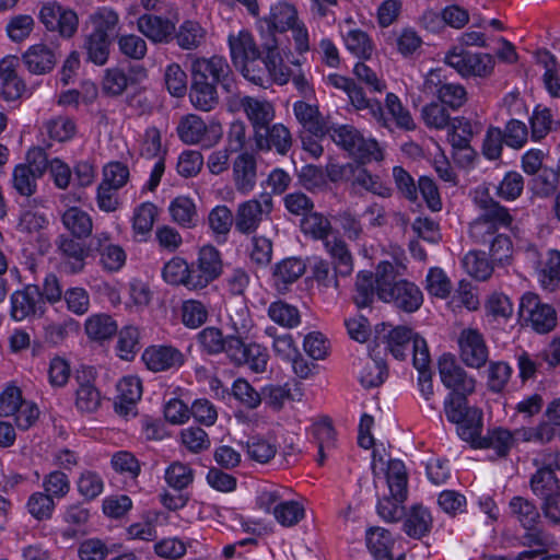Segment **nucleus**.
I'll use <instances>...</instances> for the list:
<instances>
[{
	"mask_svg": "<svg viewBox=\"0 0 560 560\" xmlns=\"http://www.w3.org/2000/svg\"><path fill=\"white\" fill-rule=\"evenodd\" d=\"M382 323L376 326V339L385 345V349L396 359L404 361L412 353L413 366H428L431 362L427 341L406 326Z\"/></svg>",
	"mask_w": 560,
	"mask_h": 560,
	"instance_id": "obj_1",
	"label": "nucleus"
},
{
	"mask_svg": "<svg viewBox=\"0 0 560 560\" xmlns=\"http://www.w3.org/2000/svg\"><path fill=\"white\" fill-rule=\"evenodd\" d=\"M396 272L393 264L382 261L376 268L377 296L387 303H394L398 308L411 313L422 304L420 289L407 281H396Z\"/></svg>",
	"mask_w": 560,
	"mask_h": 560,
	"instance_id": "obj_2",
	"label": "nucleus"
},
{
	"mask_svg": "<svg viewBox=\"0 0 560 560\" xmlns=\"http://www.w3.org/2000/svg\"><path fill=\"white\" fill-rule=\"evenodd\" d=\"M475 200L482 212L470 223L469 234L476 243L486 244L500 229H509L513 217L488 192H482Z\"/></svg>",
	"mask_w": 560,
	"mask_h": 560,
	"instance_id": "obj_3",
	"label": "nucleus"
},
{
	"mask_svg": "<svg viewBox=\"0 0 560 560\" xmlns=\"http://www.w3.org/2000/svg\"><path fill=\"white\" fill-rule=\"evenodd\" d=\"M445 415L450 422L457 424V434L471 446L482 430V411L467 406V398L454 395L445 400Z\"/></svg>",
	"mask_w": 560,
	"mask_h": 560,
	"instance_id": "obj_4",
	"label": "nucleus"
},
{
	"mask_svg": "<svg viewBox=\"0 0 560 560\" xmlns=\"http://www.w3.org/2000/svg\"><path fill=\"white\" fill-rule=\"evenodd\" d=\"M231 58L236 68L249 81L261 84L264 69H256L255 63L260 59V51L250 33L241 31L238 35L229 36Z\"/></svg>",
	"mask_w": 560,
	"mask_h": 560,
	"instance_id": "obj_5",
	"label": "nucleus"
},
{
	"mask_svg": "<svg viewBox=\"0 0 560 560\" xmlns=\"http://www.w3.org/2000/svg\"><path fill=\"white\" fill-rule=\"evenodd\" d=\"M331 140L355 159L362 162L380 161L383 159L378 143L373 139H365L361 132L351 125L329 126Z\"/></svg>",
	"mask_w": 560,
	"mask_h": 560,
	"instance_id": "obj_6",
	"label": "nucleus"
},
{
	"mask_svg": "<svg viewBox=\"0 0 560 560\" xmlns=\"http://www.w3.org/2000/svg\"><path fill=\"white\" fill-rule=\"evenodd\" d=\"M191 78L203 79V81L215 86L220 85L229 96L234 97L238 91L231 67L226 59L221 56L197 58L191 63Z\"/></svg>",
	"mask_w": 560,
	"mask_h": 560,
	"instance_id": "obj_7",
	"label": "nucleus"
},
{
	"mask_svg": "<svg viewBox=\"0 0 560 560\" xmlns=\"http://www.w3.org/2000/svg\"><path fill=\"white\" fill-rule=\"evenodd\" d=\"M447 66L462 77H487L494 67V59L489 54H474L462 47H454L444 58Z\"/></svg>",
	"mask_w": 560,
	"mask_h": 560,
	"instance_id": "obj_8",
	"label": "nucleus"
},
{
	"mask_svg": "<svg viewBox=\"0 0 560 560\" xmlns=\"http://www.w3.org/2000/svg\"><path fill=\"white\" fill-rule=\"evenodd\" d=\"M328 80L335 88L343 90L348 94L350 103L355 109L366 110L381 127L389 126V120L384 116L381 102L368 98L363 89L354 80L339 74H331Z\"/></svg>",
	"mask_w": 560,
	"mask_h": 560,
	"instance_id": "obj_9",
	"label": "nucleus"
},
{
	"mask_svg": "<svg viewBox=\"0 0 560 560\" xmlns=\"http://www.w3.org/2000/svg\"><path fill=\"white\" fill-rule=\"evenodd\" d=\"M273 209L272 197L262 194L259 199H249L237 206L235 213V230L244 235L255 233L264 217H268Z\"/></svg>",
	"mask_w": 560,
	"mask_h": 560,
	"instance_id": "obj_10",
	"label": "nucleus"
},
{
	"mask_svg": "<svg viewBox=\"0 0 560 560\" xmlns=\"http://www.w3.org/2000/svg\"><path fill=\"white\" fill-rule=\"evenodd\" d=\"M228 105L232 112L241 108L244 110L254 128V136H257L258 131H264L275 118L272 104L265 100L252 96L240 97L237 93L234 97L228 96Z\"/></svg>",
	"mask_w": 560,
	"mask_h": 560,
	"instance_id": "obj_11",
	"label": "nucleus"
},
{
	"mask_svg": "<svg viewBox=\"0 0 560 560\" xmlns=\"http://www.w3.org/2000/svg\"><path fill=\"white\" fill-rule=\"evenodd\" d=\"M520 314L529 320L533 329L539 334H548L557 325L556 311L549 304L540 302L535 293H525L520 303Z\"/></svg>",
	"mask_w": 560,
	"mask_h": 560,
	"instance_id": "obj_12",
	"label": "nucleus"
},
{
	"mask_svg": "<svg viewBox=\"0 0 560 560\" xmlns=\"http://www.w3.org/2000/svg\"><path fill=\"white\" fill-rule=\"evenodd\" d=\"M192 275L190 284L194 289H203L222 273L220 252L212 245L203 246L199 250L198 259L191 264Z\"/></svg>",
	"mask_w": 560,
	"mask_h": 560,
	"instance_id": "obj_13",
	"label": "nucleus"
},
{
	"mask_svg": "<svg viewBox=\"0 0 560 560\" xmlns=\"http://www.w3.org/2000/svg\"><path fill=\"white\" fill-rule=\"evenodd\" d=\"M439 373L444 386L452 389L448 398L454 395H462L466 398L475 390V380L467 375L452 354L444 353L439 359Z\"/></svg>",
	"mask_w": 560,
	"mask_h": 560,
	"instance_id": "obj_14",
	"label": "nucleus"
},
{
	"mask_svg": "<svg viewBox=\"0 0 560 560\" xmlns=\"http://www.w3.org/2000/svg\"><path fill=\"white\" fill-rule=\"evenodd\" d=\"M11 317L16 322L28 317H40L45 313V302L38 285L28 284L11 294Z\"/></svg>",
	"mask_w": 560,
	"mask_h": 560,
	"instance_id": "obj_15",
	"label": "nucleus"
},
{
	"mask_svg": "<svg viewBox=\"0 0 560 560\" xmlns=\"http://www.w3.org/2000/svg\"><path fill=\"white\" fill-rule=\"evenodd\" d=\"M462 361L469 368H482L489 351L482 335L476 329H464L458 338Z\"/></svg>",
	"mask_w": 560,
	"mask_h": 560,
	"instance_id": "obj_16",
	"label": "nucleus"
},
{
	"mask_svg": "<svg viewBox=\"0 0 560 560\" xmlns=\"http://www.w3.org/2000/svg\"><path fill=\"white\" fill-rule=\"evenodd\" d=\"M298 11L293 4L279 2L271 8L269 16L259 21L261 36H275L296 25Z\"/></svg>",
	"mask_w": 560,
	"mask_h": 560,
	"instance_id": "obj_17",
	"label": "nucleus"
},
{
	"mask_svg": "<svg viewBox=\"0 0 560 560\" xmlns=\"http://www.w3.org/2000/svg\"><path fill=\"white\" fill-rule=\"evenodd\" d=\"M58 58L59 54L56 48L43 43L30 46L22 55V61L26 69L36 75L52 71Z\"/></svg>",
	"mask_w": 560,
	"mask_h": 560,
	"instance_id": "obj_18",
	"label": "nucleus"
},
{
	"mask_svg": "<svg viewBox=\"0 0 560 560\" xmlns=\"http://www.w3.org/2000/svg\"><path fill=\"white\" fill-rule=\"evenodd\" d=\"M306 271V264L298 257H288L272 267V284L278 293L284 294Z\"/></svg>",
	"mask_w": 560,
	"mask_h": 560,
	"instance_id": "obj_19",
	"label": "nucleus"
},
{
	"mask_svg": "<svg viewBox=\"0 0 560 560\" xmlns=\"http://www.w3.org/2000/svg\"><path fill=\"white\" fill-rule=\"evenodd\" d=\"M254 140L258 150L275 149L280 155H287L293 143L292 135L283 124L269 125L264 131H258Z\"/></svg>",
	"mask_w": 560,
	"mask_h": 560,
	"instance_id": "obj_20",
	"label": "nucleus"
},
{
	"mask_svg": "<svg viewBox=\"0 0 560 560\" xmlns=\"http://www.w3.org/2000/svg\"><path fill=\"white\" fill-rule=\"evenodd\" d=\"M233 183L242 195L254 190L257 183V161L253 153L242 152L233 161Z\"/></svg>",
	"mask_w": 560,
	"mask_h": 560,
	"instance_id": "obj_21",
	"label": "nucleus"
},
{
	"mask_svg": "<svg viewBox=\"0 0 560 560\" xmlns=\"http://www.w3.org/2000/svg\"><path fill=\"white\" fill-rule=\"evenodd\" d=\"M138 31L155 44L170 43L175 33V24L154 14H142L137 21Z\"/></svg>",
	"mask_w": 560,
	"mask_h": 560,
	"instance_id": "obj_22",
	"label": "nucleus"
},
{
	"mask_svg": "<svg viewBox=\"0 0 560 560\" xmlns=\"http://www.w3.org/2000/svg\"><path fill=\"white\" fill-rule=\"evenodd\" d=\"M142 360L153 372L179 368L184 363L183 353L171 346H153L144 350Z\"/></svg>",
	"mask_w": 560,
	"mask_h": 560,
	"instance_id": "obj_23",
	"label": "nucleus"
},
{
	"mask_svg": "<svg viewBox=\"0 0 560 560\" xmlns=\"http://www.w3.org/2000/svg\"><path fill=\"white\" fill-rule=\"evenodd\" d=\"M176 131L184 143L197 144L206 140L209 131L214 132V127H208L198 115L188 114L180 118Z\"/></svg>",
	"mask_w": 560,
	"mask_h": 560,
	"instance_id": "obj_24",
	"label": "nucleus"
},
{
	"mask_svg": "<svg viewBox=\"0 0 560 560\" xmlns=\"http://www.w3.org/2000/svg\"><path fill=\"white\" fill-rule=\"evenodd\" d=\"M293 110L299 122L312 135L323 137L329 131V126L317 106L299 101L294 103Z\"/></svg>",
	"mask_w": 560,
	"mask_h": 560,
	"instance_id": "obj_25",
	"label": "nucleus"
},
{
	"mask_svg": "<svg viewBox=\"0 0 560 560\" xmlns=\"http://www.w3.org/2000/svg\"><path fill=\"white\" fill-rule=\"evenodd\" d=\"M189 100L196 109L211 112L219 105L217 86L203 79L191 78Z\"/></svg>",
	"mask_w": 560,
	"mask_h": 560,
	"instance_id": "obj_26",
	"label": "nucleus"
},
{
	"mask_svg": "<svg viewBox=\"0 0 560 560\" xmlns=\"http://www.w3.org/2000/svg\"><path fill=\"white\" fill-rule=\"evenodd\" d=\"M233 334L225 337L224 350L222 352H224L235 365H242V361L245 360V350L248 345L245 341L248 338L250 326L246 320H243L240 326L233 323Z\"/></svg>",
	"mask_w": 560,
	"mask_h": 560,
	"instance_id": "obj_27",
	"label": "nucleus"
},
{
	"mask_svg": "<svg viewBox=\"0 0 560 560\" xmlns=\"http://www.w3.org/2000/svg\"><path fill=\"white\" fill-rule=\"evenodd\" d=\"M386 113L383 109L385 118L389 120V126L386 127L388 130H393V124L396 128L402 130H415L416 124L409 113V110L404 107L398 96L394 93H388L385 100Z\"/></svg>",
	"mask_w": 560,
	"mask_h": 560,
	"instance_id": "obj_28",
	"label": "nucleus"
},
{
	"mask_svg": "<svg viewBox=\"0 0 560 560\" xmlns=\"http://www.w3.org/2000/svg\"><path fill=\"white\" fill-rule=\"evenodd\" d=\"M57 247L68 258L65 262L68 272L78 273L83 270L88 250L80 242L67 235H60L57 240Z\"/></svg>",
	"mask_w": 560,
	"mask_h": 560,
	"instance_id": "obj_29",
	"label": "nucleus"
},
{
	"mask_svg": "<svg viewBox=\"0 0 560 560\" xmlns=\"http://www.w3.org/2000/svg\"><path fill=\"white\" fill-rule=\"evenodd\" d=\"M511 515L520 523L523 528H530L541 523V516L536 504L524 498L513 497L509 503Z\"/></svg>",
	"mask_w": 560,
	"mask_h": 560,
	"instance_id": "obj_30",
	"label": "nucleus"
},
{
	"mask_svg": "<svg viewBox=\"0 0 560 560\" xmlns=\"http://www.w3.org/2000/svg\"><path fill=\"white\" fill-rule=\"evenodd\" d=\"M513 433L503 428L489 430L487 435L479 436L474 448H493L498 456L504 457L513 445Z\"/></svg>",
	"mask_w": 560,
	"mask_h": 560,
	"instance_id": "obj_31",
	"label": "nucleus"
},
{
	"mask_svg": "<svg viewBox=\"0 0 560 560\" xmlns=\"http://www.w3.org/2000/svg\"><path fill=\"white\" fill-rule=\"evenodd\" d=\"M262 47L266 50V57L259 59L258 63L264 65V69L268 71L280 83L288 81L285 73L282 70V58L278 50V43L276 36H261Z\"/></svg>",
	"mask_w": 560,
	"mask_h": 560,
	"instance_id": "obj_32",
	"label": "nucleus"
},
{
	"mask_svg": "<svg viewBox=\"0 0 560 560\" xmlns=\"http://www.w3.org/2000/svg\"><path fill=\"white\" fill-rule=\"evenodd\" d=\"M63 226L75 237H88L93 229L91 217L78 207L66 210L61 217Z\"/></svg>",
	"mask_w": 560,
	"mask_h": 560,
	"instance_id": "obj_33",
	"label": "nucleus"
},
{
	"mask_svg": "<svg viewBox=\"0 0 560 560\" xmlns=\"http://www.w3.org/2000/svg\"><path fill=\"white\" fill-rule=\"evenodd\" d=\"M431 526L430 512L421 505H415L405 520L404 530L408 536L420 539L430 532Z\"/></svg>",
	"mask_w": 560,
	"mask_h": 560,
	"instance_id": "obj_34",
	"label": "nucleus"
},
{
	"mask_svg": "<svg viewBox=\"0 0 560 560\" xmlns=\"http://www.w3.org/2000/svg\"><path fill=\"white\" fill-rule=\"evenodd\" d=\"M386 478L393 498L405 501L408 493V478L404 463L398 459L390 460L387 466Z\"/></svg>",
	"mask_w": 560,
	"mask_h": 560,
	"instance_id": "obj_35",
	"label": "nucleus"
},
{
	"mask_svg": "<svg viewBox=\"0 0 560 560\" xmlns=\"http://www.w3.org/2000/svg\"><path fill=\"white\" fill-rule=\"evenodd\" d=\"M366 546L375 560H393L390 557L393 538L387 529L382 527L370 528L366 533Z\"/></svg>",
	"mask_w": 560,
	"mask_h": 560,
	"instance_id": "obj_36",
	"label": "nucleus"
},
{
	"mask_svg": "<svg viewBox=\"0 0 560 560\" xmlns=\"http://www.w3.org/2000/svg\"><path fill=\"white\" fill-rule=\"evenodd\" d=\"M325 247L334 259L336 273L342 277L349 276L353 270V261L347 244L335 237L332 240H326Z\"/></svg>",
	"mask_w": 560,
	"mask_h": 560,
	"instance_id": "obj_37",
	"label": "nucleus"
},
{
	"mask_svg": "<svg viewBox=\"0 0 560 560\" xmlns=\"http://www.w3.org/2000/svg\"><path fill=\"white\" fill-rule=\"evenodd\" d=\"M192 275L191 265L180 257H174L164 265L162 270L163 279L173 285H184L189 290H195L190 282V276Z\"/></svg>",
	"mask_w": 560,
	"mask_h": 560,
	"instance_id": "obj_38",
	"label": "nucleus"
},
{
	"mask_svg": "<svg viewBox=\"0 0 560 560\" xmlns=\"http://www.w3.org/2000/svg\"><path fill=\"white\" fill-rule=\"evenodd\" d=\"M377 294L376 273L360 271L355 281V293L353 301L359 308L368 307Z\"/></svg>",
	"mask_w": 560,
	"mask_h": 560,
	"instance_id": "obj_39",
	"label": "nucleus"
},
{
	"mask_svg": "<svg viewBox=\"0 0 560 560\" xmlns=\"http://www.w3.org/2000/svg\"><path fill=\"white\" fill-rule=\"evenodd\" d=\"M532 492L541 501L560 490V481L553 471L538 469L529 480Z\"/></svg>",
	"mask_w": 560,
	"mask_h": 560,
	"instance_id": "obj_40",
	"label": "nucleus"
},
{
	"mask_svg": "<svg viewBox=\"0 0 560 560\" xmlns=\"http://www.w3.org/2000/svg\"><path fill=\"white\" fill-rule=\"evenodd\" d=\"M170 213L174 222L184 228L197 224V210L194 201L186 196L176 197L170 205Z\"/></svg>",
	"mask_w": 560,
	"mask_h": 560,
	"instance_id": "obj_41",
	"label": "nucleus"
},
{
	"mask_svg": "<svg viewBox=\"0 0 560 560\" xmlns=\"http://www.w3.org/2000/svg\"><path fill=\"white\" fill-rule=\"evenodd\" d=\"M387 375L388 370L385 361L370 354L360 373V383L365 388L377 387L384 383Z\"/></svg>",
	"mask_w": 560,
	"mask_h": 560,
	"instance_id": "obj_42",
	"label": "nucleus"
},
{
	"mask_svg": "<svg viewBox=\"0 0 560 560\" xmlns=\"http://www.w3.org/2000/svg\"><path fill=\"white\" fill-rule=\"evenodd\" d=\"M205 30L198 22L185 21L174 33L177 45L185 50L196 49L205 39Z\"/></svg>",
	"mask_w": 560,
	"mask_h": 560,
	"instance_id": "obj_43",
	"label": "nucleus"
},
{
	"mask_svg": "<svg viewBox=\"0 0 560 560\" xmlns=\"http://www.w3.org/2000/svg\"><path fill=\"white\" fill-rule=\"evenodd\" d=\"M84 48L90 61L98 66L105 65L109 55L108 34L93 31L86 37Z\"/></svg>",
	"mask_w": 560,
	"mask_h": 560,
	"instance_id": "obj_44",
	"label": "nucleus"
},
{
	"mask_svg": "<svg viewBox=\"0 0 560 560\" xmlns=\"http://www.w3.org/2000/svg\"><path fill=\"white\" fill-rule=\"evenodd\" d=\"M346 48L360 59H370L373 55L375 46L368 33L362 30H350L343 35Z\"/></svg>",
	"mask_w": 560,
	"mask_h": 560,
	"instance_id": "obj_45",
	"label": "nucleus"
},
{
	"mask_svg": "<svg viewBox=\"0 0 560 560\" xmlns=\"http://www.w3.org/2000/svg\"><path fill=\"white\" fill-rule=\"evenodd\" d=\"M85 332L93 340H105L117 332V324L109 315H93L85 322Z\"/></svg>",
	"mask_w": 560,
	"mask_h": 560,
	"instance_id": "obj_46",
	"label": "nucleus"
},
{
	"mask_svg": "<svg viewBox=\"0 0 560 560\" xmlns=\"http://www.w3.org/2000/svg\"><path fill=\"white\" fill-rule=\"evenodd\" d=\"M268 316L284 328H294L301 323L299 310L283 301L272 302L268 307Z\"/></svg>",
	"mask_w": 560,
	"mask_h": 560,
	"instance_id": "obj_47",
	"label": "nucleus"
},
{
	"mask_svg": "<svg viewBox=\"0 0 560 560\" xmlns=\"http://www.w3.org/2000/svg\"><path fill=\"white\" fill-rule=\"evenodd\" d=\"M208 223L217 237L222 236L225 241L230 233L233 224L235 225V219L231 209L225 205L214 207L208 214Z\"/></svg>",
	"mask_w": 560,
	"mask_h": 560,
	"instance_id": "obj_48",
	"label": "nucleus"
},
{
	"mask_svg": "<svg viewBox=\"0 0 560 560\" xmlns=\"http://www.w3.org/2000/svg\"><path fill=\"white\" fill-rule=\"evenodd\" d=\"M15 58H5L0 62V79L11 97H20L25 91V84L15 71Z\"/></svg>",
	"mask_w": 560,
	"mask_h": 560,
	"instance_id": "obj_49",
	"label": "nucleus"
},
{
	"mask_svg": "<svg viewBox=\"0 0 560 560\" xmlns=\"http://www.w3.org/2000/svg\"><path fill=\"white\" fill-rule=\"evenodd\" d=\"M537 60L545 68L544 82L548 92L560 97V77L558 75V62L556 57L548 50L538 51Z\"/></svg>",
	"mask_w": 560,
	"mask_h": 560,
	"instance_id": "obj_50",
	"label": "nucleus"
},
{
	"mask_svg": "<svg viewBox=\"0 0 560 560\" xmlns=\"http://www.w3.org/2000/svg\"><path fill=\"white\" fill-rule=\"evenodd\" d=\"M180 442L192 454H199L210 447L208 433L199 427H188L180 431Z\"/></svg>",
	"mask_w": 560,
	"mask_h": 560,
	"instance_id": "obj_51",
	"label": "nucleus"
},
{
	"mask_svg": "<svg viewBox=\"0 0 560 560\" xmlns=\"http://www.w3.org/2000/svg\"><path fill=\"white\" fill-rule=\"evenodd\" d=\"M466 271L477 280L485 281L490 278L493 267L485 257V253L469 252L463 259Z\"/></svg>",
	"mask_w": 560,
	"mask_h": 560,
	"instance_id": "obj_52",
	"label": "nucleus"
},
{
	"mask_svg": "<svg viewBox=\"0 0 560 560\" xmlns=\"http://www.w3.org/2000/svg\"><path fill=\"white\" fill-rule=\"evenodd\" d=\"M301 229L304 234L311 235L315 240H327L331 224L322 213L311 212L302 219Z\"/></svg>",
	"mask_w": 560,
	"mask_h": 560,
	"instance_id": "obj_53",
	"label": "nucleus"
},
{
	"mask_svg": "<svg viewBox=\"0 0 560 560\" xmlns=\"http://www.w3.org/2000/svg\"><path fill=\"white\" fill-rule=\"evenodd\" d=\"M101 394L91 383H83L75 392V407L81 412H94L101 405Z\"/></svg>",
	"mask_w": 560,
	"mask_h": 560,
	"instance_id": "obj_54",
	"label": "nucleus"
},
{
	"mask_svg": "<svg viewBox=\"0 0 560 560\" xmlns=\"http://www.w3.org/2000/svg\"><path fill=\"white\" fill-rule=\"evenodd\" d=\"M44 128L50 139L58 142H65L70 140L75 133L74 121L65 116L52 118L45 122Z\"/></svg>",
	"mask_w": 560,
	"mask_h": 560,
	"instance_id": "obj_55",
	"label": "nucleus"
},
{
	"mask_svg": "<svg viewBox=\"0 0 560 560\" xmlns=\"http://www.w3.org/2000/svg\"><path fill=\"white\" fill-rule=\"evenodd\" d=\"M555 120L551 110L541 105L536 106L530 118L532 138L540 140L553 129Z\"/></svg>",
	"mask_w": 560,
	"mask_h": 560,
	"instance_id": "obj_56",
	"label": "nucleus"
},
{
	"mask_svg": "<svg viewBox=\"0 0 560 560\" xmlns=\"http://www.w3.org/2000/svg\"><path fill=\"white\" fill-rule=\"evenodd\" d=\"M35 26L34 19L28 14H19L10 19L7 24V34L9 38L15 43L25 40Z\"/></svg>",
	"mask_w": 560,
	"mask_h": 560,
	"instance_id": "obj_57",
	"label": "nucleus"
},
{
	"mask_svg": "<svg viewBox=\"0 0 560 560\" xmlns=\"http://www.w3.org/2000/svg\"><path fill=\"white\" fill-rule=\"evenodd\" d=\"M129 84V78L124 70L110 68L105 71L102 81V91L108 96L121 95Z\"/></svg>",
	"mask_w": 560,
	"mask_h": 560,
	"instance_id": "obj_58",
	"label": "nucleus"
},
{
	"mask_svg": "<svg viewBox=\"0 0 560 560\" xmlns=\"http://www.w3.org/2000/svg\"><path fill=\"white\" fill-rule=\"evenodd\" d=\"M353 184H357L368 191L387 198L392 195V189L385 186L378 176H373L365 168L357 166Z\"/></svg>",
	"mask_w": 560,
	"mask_h": 560,
	"instance_id": "obj_59",
	"label": "nucleus"
},
{
	"mask_svg": "<svg viewBox=\"0 0 560 560\" xmlns=\"http://www.w3.org/2000/svg\"><path fill=\"white\" fill-rule=\"evenodd\" d=\"M117 44L119 51L124 56L133 60L143 59L148 51L145 40L136 34H127L119 36Z\"/></svg>",
	"mask_w": 560,
	"mask_h": 560,
	"instance_id": "obj_60",
	"label": "nucleus"
},
{
	"mask_svg": "<svg viewBox=\"0 0 560 560\" xmlns=\"http://www.w3.org/2000/svg\"><path fill=\"white\" fill-rule=\"evenodd\" d=\"M26 164L18 165L13 171V187L22 196H32L36 190V180L39 178Z\"/></svg>",
	"mask_w": 560,
	"mask_h": 560,
	"instance_id": "obj_61",
	"label": "nucleus"
},
{
	"mask_svg": "<svg viewBox=\"0 0 560 560\" xmlns=\"http://www.w3.org/2000/svg\"><path fill=\"white\" fill-rule=\"evenodd\" d=\"M232 395L243 406L255 409L261 404V393H258L246 380L237 378L232 386Z\"/></svg>",
	"mask_w": 560,
	"mask_h": 560,
	"instance_id": "obj_62",
	"label": "nucleus"
},
{
	"mask_svg": "<svg viewBox=\"0 0 560 560\" xmlns=\"http://www.w3.org/2000/svg\"><path fill=\"white\" fill-rule=\"evenodd\" d=\"M165 480L172 488L183 490L192 482L194 472L189 466L175 462L166 469Z\"/></svg>",
	"mask_w": 560,
	"mask_h": 560,
	"instance_id": "obj_63",
	"label": "nucleus"
},
{
	"mask_svg": "<svg viewBox=\"0 0 560 560\" xmlns=\"http://www.w3.org/2000/svg\"><path fill=\"white\" fill-rule=\"evenodd\" d=\"M208 311L206 306L196 300H189L183 303L182 320L189 328H198L206 323Z\"/></svg>",
	"mask_w": 560,
	"mask_h": 560,
	"instance_id": "obj_64",
	"label": "nucleus"
}]
</instances>
